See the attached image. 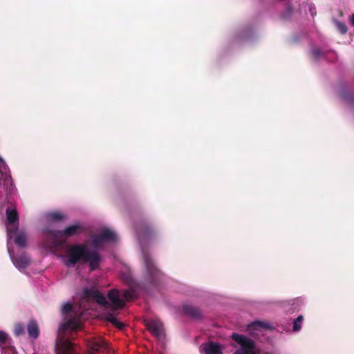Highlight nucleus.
<instances>
[{"mask_svg":"<svg viewBox=\"0 0 354 354\" xmlns=\"http://www.w3.org/2000/svg\"><path fill=\"white\" fill-rule=\"evenodd\" d=\"M63 322L59 324L56 339L57 354H78L75 345L68 338V333L80 328L83 312H77L70 303H65L62 307ZM93 354V353H90Z\"/></svg>","mask_w":354,"mask_h":354,"instance_id":"nucleus-1","label":"nucleus"},{"mask_svg":"<svg viewBox=\"0 0 354 354\" xmlns=\"http://www.w3.org/2000/svg\"><path fill=\"white\" fill-rule=\"evenodd\" d=\"M57 257L68 268L74 267L78 262H88L91 270H93L98 267L100 262L98 253L89 251L88 246L84 244L66 245L64 254Z\"/></svg>","mask_w":354,"mask_h":354,"instance_id":"nucleus-2","label":"nucleus"},{"mask_svg":"<svg viewBox=\"0 0 354 354\" xmlns=\"http://www.w3.org/2000/svg\"><path fill=\"white\" fill-rule=\"evenodd\" d=\"M19 216L15 207L6 209V228L8 233V244L14 239L15 243L20 248L26 245V235L24 232H18Z\"/></svg>","mask_w":354,"mask_h":354,"instance_id":"nucleus-3","label":"nucleus"},{"mask_svg":"<svg viewBox=\"0 0 354 354\" xmlns=\"http://www.w3.org/2000/svg\"><path fill=\"white\" fill-rule=\"evenodd\" d=\"M122 277L131 287L129 290H125L122 293L115 289L109 291L108 297L113 309L122 308L124 306L125 301H131L137 295L131 274L129 272L122 273Z\"/></svg>","mask_w":354,"mask_h":354,"instance_id":"nucleus-4","label":"nucleus"},{"mask_svg":"<svg viewBox=\"0 0 354 354\" xmlns=\"http://www.w3.org/2000/svg\"><path fill=\"white\" fill-rule=\"evenodd\" d=\"M82 230L83 228L80 224L71 225L64 230H50L48 236L52 244L50 249H57L64 244L68 237L78 234Z\"/></svg>","mask_w":354,"mask_h":354,"instance_id":"nucleus-5","label":"nucleus"},{"mask_svg":"<svg viewBox=\"0 0 354 354\" xmlns=\"http://www.w3.org/2000/svg\"><path fill=\"white\" fill-rule=\"evenodd\" d=\"M231 337L236 343L232 346L238 347L234 354H259L255 343L251 339L235 333H232Z\"/></svg>","mask_w":354,"mask_h":354,"instance_id":"nucleus-6","label":"nucleus"},{"mask_svg":"<svg viewBox=\"0 0 354 354\" xmlns=\"http://www.w3.org/2000/svg\"><path fill=\"white\" fill-rule=\"evenodd\" d=\"M88 301V303H91L93 301H96L97 304L101 305H106L108 304V302L106 301V298L104 295L100 293L97 290L92 288V289H86L84 292V297L82 298L79 306V310H86L90 308V305L86 307L84 303L85 301Z\"/></svg>","mask_w":354,"mask_h":354,"instance_id":"nucleus-7","label":"nucleus"},{"mask_svg":"<svg viewBox=\"0 0 354 354\" xmlns=\"http://www.w3.org/2000/svg\"><path fill=\"white\" fill-rule=\"evenodd\" d=\"M117 240L116 234L107 228L102 229L100 233L91 238V245L98 248L105 243L114 242Z\"/></svg>","mask_w":354,"mask_h":354,"instance_id":"nucleus-8","label":"nucleus"},{"mask_svg":"<svg viewBox=\"0 0 354 354\" xmlns=\"http://www.w3.org/2000/svg\"><path fill=\"white\" fill-rule=\"evenodd\" d=\"M143 259L148 280L151 283L156 282L157 280L161 278L162 274L156 267L150 256H149L147 254L143 253Z\"/></svg>","mask_w":354,"mask_h":354,"instance_id":"nucleus-9","label":"nucleus"},{"mask_svg":"<svg viewBox=\"0 0 354 354\" xmlns=\"http://www.w3.org/2000/svg\"><path fill=\"white\" fill-rule=\"evenodd\" d=\"M272 328L268 322L256 321L247 326L246 331L254 338H260L265 332Z\"/></svg>","mask_w":354,"mask_h":354,"instance_id":"nucleus-10","label":"nucleus"},{"mask_svg":"<svg viewBox=\"0 0 354 354\" xmlns=\"http://www.w3.org/2000/svg\"><path fill=\"white\" fill-rule=\"evenodd\" d=\"M1 181H3V187L7 194H12L15 192V187L10 174L8 167L1 158Z\"/></svg>","mask_w":354,"mask_h":354,"instance_id":"nucleus-11","label":"nucleus"},{"mask_svg":"<svg viewBox=\"0 0 354 354\" xmlns=\"http://www.w3.org/2000/svg\"><path fill=\"white\" fill-rule=\"evenodd\" d=\"M146 326L151 333L158 339L164 338V329L162 324L156 319L146 322Z\"/></svg>","mask_w":354,"mask_h":354,"instance_id":"nucleus-12","label":"nucleus"},{"mask_svg":"<svg viewBox=\"0 0 354 354\" xmlns=\"http://www.w3.org/2000/svg\"><path fill=\"white\" fill-rule=\"evenodd\" d=\"M87 345L93 351L106 352L109 351L107 343L101 337H95L88 340Z\"/></svg>","mask_w":354,"mask_h":354,"instance_id":"nucleus-13","label":"nucleus"},{"mask_svg":"<svg viewBox=\"0 0 354 354\" xmlns=\"http://www.w3.org/2000/svg\"><path fill=\"white\" fill-rule=\"evenodd\" d=\"M10 257L14 263V265L20 270L25 269L30 263V259L26 254H21L19 257H15L11 251L10 248L8 247Z\"/></svg>","mask_w":354,"mask_h":354,"instance_id":"nucleus-14","label":"nucleus"},{"mask_svg":"<svg viewBox=\"0 0 354 354\" xmlns=\"http://www.w3.org/2000/svg\"><path fill=\"white\" fill-rule=\"evenodd\" d=\"M205 354H223V347L220 344L208 342L202 345Z\"/></svg>","mask_w":354,"mask_h":354,"instance_id":"nucleus-15","label":"nucleus"},{"mask_svg":"<svg viewBox=\"0 0 354 354\" xmlns=\"http://www.w3.org/2000/svg\"><path fill=\"white\" fill-rule=\"evenodd\" d=\"M28 335L32 338H37L39 335V328L35 321H30L27 326Z\"/></svg>","mask_w":354,"mask_h":354,"instance_id":"nucleus-16","label":"nucleus"},{"mask_svg":"<svg viewBox=\"0 0 354 354\" xmlns=\"http://www.w3.org/2000/svg\"><path fill=\"white\" fill-rule=\"evenodd\" d=\"M106 319L120 329H122L124 327V324L113 314H108L106 315Z\"/></svg>","mask_w":354,"mask_h":354,"instance_id":"nucleus-17","label":"nucleus"},{"mask_svg":"<svg viewBox=\"0 0 354 354\" xmlns=\"http://www.w3.org/2000/svg\"><path fill=\"white\" fill-rule=\"evenodd\" d=\"M303 316L299 315L293 322L292 330L294 332H297L301 328L303 322Z\"/></svg>","mask_w":354,"mask_h":354,"instance_id":"nucleus-18","label":"nucleus"},{"mask_svg":"<svg viewBox=\"0 0 354 354\" xmlns=\"http://www.w3.org/2000/svg\"><path fill=\"white\" fill-rule=\"evenodd\" d=\"M335 23L339 32L342 34H345L347 32L348 29L344 23L338 21H335Z\"/></svg>","mask_w":354,"mask_h":354,"instance_id":"nucleus-19","label":"nucleus"},{"mask_svg":"<svg viewBox=\"0 0 354 354\" xmlns=\"http://www.w3.org/2000/svg\"><path fill=\"white\" fill-rule=\"evenodd\" d=\"M48 218L50 220L57 221L62 219L63 218V215L60 212H50L48 214Z\"/></svg>","mask_w":354,"mask_h":354,"instance_id":"nucleus-20","label":"nucleus"},{"mask_svg":"<svg viewBox=\"0 0 354 354\" xmlns=\"http://www.w3.org/2000/svg\"><path fill=\"white\" fill-rule=\"evenodd\" d=\"M15 334L17 336H19L24 333V326L21 324H17L15 326L14 330Z\"/></svg>","mask_w":354,"mask_h":354,"instance_id":"nucleus-21","label":"nucleus"},{"mask_svg":"<svg viewBox=\"0 0 354 354\" xmlns=\"http://www.w3.org/2000/svg\"><path fill=\"white\" fill-rule=\"evenodd\" d=\"M312 54L313 57L317 59L319 57V55L322 54V52L318 48H313L312 50Z\"/></svg>","mask_w":354,"mask_h":354,"instance_id":"nucleus-22","label":"nucleus"},{"mask_svg":"<svg viewBox=\"0 0 354 354\" xmlns=\"http://www.w3.org/2000/svg\"><path fill=\"white\" fill-rule=\"evenodd\" d=\"M1 344H3V343H5L7 341L8 335L6 333L1 331Z\"/></svg>","mask_w":354,"mask_h":354,"instance_id":"nucleus-23","label":"nucleus"},{"mask_svg":"<svg viewBox=\"0 0 354 354\" xmlns=\"http://www.w3.org/2000/svg\"><path fill=\"white\" fill-rule=\"evenodd\" d=\"M351 24L354 26V14L351 15L350 18Z\"/></svg>","mask_w":354,"mask_h":354,"instance_id":"nucleus-24","label":"nucleus"},{"mask_svg":"<svg viewBox=\"0 0 354 354\" xmlns=\"http://www.w3.org/2000/svg\"><path fill=\"white\" fill-rule=\"evenodd\" d=\"M11 354H16L14 348H11L8 350Z\"/></svg>","mask_w":354,"mask_h":354,"instance_id":"nucleus-25","label":"nucleus"},{"mask_svg":"<svg viewBox=\"0 0 354 354\" xmlns=\"http://www.w3.org/2000/svg\"><path fill=\"white\" fill-rule=\"evenodd\" d=\"M313 9H314V8H313V6H310V12H311V15H314V13H313Z\"/></svg>","mask_w":354,"mask_h":354,"instance_id":"nucleus-26","label":"nucleus"},{"mask_svg":"<svg viewBox=\"0 0 354 354\" xmlns=\"http://www.w3.org/2000/svg\"><path fill=\"white\" fill-rule=\"evenodd\" d=\"M263 354H270V353H263Z\"/></svg>","mask_w":354,"mask_h":354,"instance_id":"nucleus-27","label":"nucleus"},{"mask_svg":"<svg viewBox=\"0 0 354 354\" xmlns=\"http://www.w3.org/2000/svg\"><path fill=\"white\" fill-rule=\"evenodd\" d=\"M1 354H6V352H4L3 353H1Z\"/></svg>","mask_w":354,"mask_h":354,"instance_id":"nucleus-28","label":"nucleus"}]
</instances>
